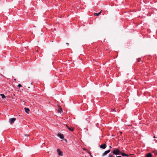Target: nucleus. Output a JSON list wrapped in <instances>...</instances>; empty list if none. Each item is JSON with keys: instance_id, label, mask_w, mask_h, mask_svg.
I'll use <instances>...</instances> for the list:
<instances>
[{"instance_id": "16", "label": "nucleus", "mask_w": 157, "mask_h": 157, "mask_svg": "<svg viewBox=\"0 0 157 157\" xmlns=\"http://www.w3.org/2000/svg\"><path fill=\"white\" fill-rule=\"evenodd\" d=\"M18 86L19 87H20L22 86L21 85V84H20L18 85Z\"/></svg>"}, {"instance_id": "5", "label": "nucleus", "mask_w": 157, "mask_h": 157, "mask_svg": "<svg viewBox=\"0 0 157 157\" xmlns=\"http://www.w3.org/2000/svg\"><path fill=\"white\" fill-rule=\"evenodd\" d=\"M107 147L106 144H101L100 146V147L101 148L103 149H105Z\"/></svg>"}, {"instance_id": "23", "label": "nucleus", "mask_w": 157, "mask_h": 157, "mask_svg": "<svg viewBox=\"0 0 157 157\" xmlns=\"http://www.w3.org/2000/svg\"><path fill=\"white\" fill-rule=\"evenodd\" d=\"M66 44H68V43H66Z\"/></svg>"}, {"instance_id": "15", "label": "nucleus", "mask_w": 157, "mask_h": 157, "mask_svg": "<svg viewBox=\"0 0 157 157\" xmlns=\"http://www.w3.org/2000/svg\"><path fill=\"white\" fill-rule=\"evenodd\" d=\"M58 112L60 113H61V112H62V109H59L58 110Z\"/></svg>"}, {"instance_id": "9", "label": "nucleus", "mask_w": 157, "mask_h": 157, "mask_svg": "<svg viewBox=\"0 0 157 157\" xmlns=\"http://www.w3.org/2000/svg\"><path fill=\"white\" fill-rule=\"evenodd\" d=\"M146 157H152L151 153H148L146 155Z\"/></svg>"}, {"instance_id": "10", "label": "nucleus", "mask_w": 157, "mask_h": 157, "mask_svg": "<svg viewBox=\"0 0 157 157\" xmlns=\"http://www.w3.org/2000/svg\"><path fill=\"white\" fill-rule=\"evenodd\" d=\"M24 109H25V112L28 113L30 111L29 109V108H26V107Z\"/></svg>"}, {"instance_id": "6", "label": "nucleus", "mask_w": 157, "mask_h": 157, "mask_svg": "<svg viewBox=\"0 0 157 157\" xmlns=\"http://www.w3.org/2000/svg\"><path fill=\"white\" fill-rule=\"evenodd\" d=\"M57 151L59 155L62 156L63 155L62 152L59 149H58L57 150Z\"/></svg>"}, {"instance_id": "3", "label": "nucleus", "mask_w": 157, "mask_h": 157, "mask_svg": "<svg viewBox=\"0 0 157 157\" xmlns=\"http://www.w3.org/2000/svg\"><path fill=\"white\" fill-rule=\"evenodd\" d=\"M110 150H107L105 151L102 154V156H104L106 155L108 153H109V152H110Z\"/></svg>"}, {"instance_id": "11", "label": "nucleus", "mask_w": 157, "mask_h": 157, "mask_svg": "<svg viewBox=\"0 0 157 157\" xmlns=\"http://www.w3.org/2000/svg\"><path fill=\"white\" fill-rule=\"evenodd\" d=\"M101 11H100L98 13H94V14L95 16H98L99 14H101Z\"/></svg>"}, {"instance_id": "19", "label": "nucleus", "mask_w": 157, "mask_h": 157, "mask_svg": "<svg viewBox=\"0 0 157 157\" xmlns=\"http://www.w3.org/2000/svg\"><path fill=\"white\" fill-rule=\"evenodd\" d=\"M116 157H122L121 156H116Z\"/></svg>"}, {"instance_id": "8", "label": "nucleus", "mask_w": 157, "mask_h": 157, "mask_svg": "<svg viewBox=\"0 0 157 157\" xmlns=\"http://www.w3.org/2000/svg\"><path fill=\"white\" fill-rule=\"evenodd\" d=\"M120 155H121L122 156H128V154H127L126 153H124L122 152H121Z\"/></svg>"}, {"instance_id": "17", "label": "nucleus", "mask_w": 157, "mask_h": 157, "mask_svg": "<svg viewBox=\"0 0 157 157\" xmlns=\"http://www.w3.org/2000/svg\"><path fill=\"white\" fill-rule=\"evenodd\" d=\"M25 136H29V134H25Z\"/></svg>"}, {"instance_id": "2", "label": "nucleus", "mask_w": 157, "mask_h": 157, "mask_svg": "<svg viewBox=\"0 0 157 157\" xmlns=\"http://www.w3.org/2000/svg\"><path fill=\"white\" fill-rule=\"evenodd\" d=\"M16 120V119L15 118H10L9 119V121L10 124H13L14 122Z\"/></svg>"}, {"instance_id": "14", "label": "nucleus", "mask_w": 157, "mask_h": 157, "mask_svg": "<svg viewBox=\"0 0 157 157\" xmlns=\"http://www.w3.org/2000/svg\"><path fill=\"white\" fill-rule=\"evenodd\" d=\"M108 157H113V155L110 154L109 155Z\"/></svg>"}, {"instance_id": "13", "label": "nucleus", "mask_w": 157, "mask_h": 157, "mask_svg": "<svg viewBox=\"0 0 157 157\" xmlns=\"http://www.w3.org/2000/svg\"><path fill=\"white\" fill-rule=\"evenodd\" d=\"M137 61L139 62H141V63L142 62V61L141 60L140 58L138 59H137Z\"/></svg>"}, {"instance_id": "20", "label": "nucleus", "mask_w": 157, "mask_h": 157, "mask_svg": "<svg viewBox=\"0 0 157 157\" xmlns=\"http://www.w3.org/2000/svg\"><path fill=\"white\" fill-rule=\"evenodd\" d=\"M109 148H110V149H111V148H112V147H111V146H110L109 147Z\"/></svg>"}, {"instance_id": "18", "label": "nucleus", "mask_w": 157, "mask_h": 157, "mask_svg": "<svg viewBox=\"0 0 157 157\" xmlns=\"http://www.w3.org/2000/svg\"><path fill=\"white\" fill-rule=\"evenodd\" d=\"M115 110V108H114L113 110V111H116Z\"/></svg>"}, {"instance_id": "7", "label": "nucleus", "mask_w": 157, "mask_h": 157, "mask_svg": "<svg viewBox=\"0 0 157 157\" xmlns=\"http://www.w3.org/2000/svg\"><path fill=\"white\" fill-rule=\"evenodd\" d=\"M58 136H59L61 139H63L64 138V137L63 135L61 134L60 133H59L58 134Z\"/></svg>"}, {"instance_id": "12", "label": "nucleus", "mask_w": 157, "mask_h": 157, "mask_svg": "<svg viewBox=\"0 0 157 157\" xmlns=\"http://www.w3.org/2000/svg\"><path fill=\"white\" fill-rule=\"evenodd\" d=\"M0 96L2 97V98L3 99L4 98H5L6 97L5 95L3 94H0Z\"/></svg>"}, {"instance_id": "1", "label": "nucleus", "mask_w": 157, "mask_h": 157, "mask_svg": "<svg viewBox=\"0 0 157 157\" xmlns=\"http://www.w3.org/2000/svg\"><path fill=\"white\" fill-rule=\"evenodd\" d=\"M121 151L118 148H116L114 149L112 152L113 155H120Z\"/></svg>"}, {"instance_id": "4", "label": "nucleus", "mask_w": 157, "mask_h": 157, "mask_svg": "<svg viewBox=\"0 0 157 157\" xmlns=\"http://www.w3.org/2000/svg\"><path fill=\"white\" fill-rule=\"evenodd\" d=\"M66 127L71 131H73L74 130V128L72 127H69L67 124H65Z\"/></svg>"}, {"instance_id": "22", "label": "nucleus", "mask_w": 157, "mask_h": 157, "mask_svg": "<svg viewBox=\"0 0 157 157\" xmlns=\"http://www.w3.org/2000/svg\"><path fill=\"white\" fill-rule=\"evenodd\" d=\"M154 138H156V137H155V136H154Z\"/></svg>"}, {"instance_id": "21", "label": "nucleus", "mask_w": 157, "mask_h": 157, "mask_svg": "<svg viewBox=\"0 0 157 157\" xmlns=\"http://www.w3.org/2000/svg\"><path fill=\"white\" fill-rule=\"evenodd\" d=\"M89 154L90 155V156L92 157H93L92 156V155H91V154L90 153H89Z\"/></svg>"}]
</instances>
